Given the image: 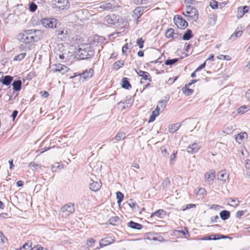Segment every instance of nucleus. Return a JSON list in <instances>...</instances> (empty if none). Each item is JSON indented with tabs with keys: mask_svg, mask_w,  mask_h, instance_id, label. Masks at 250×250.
<instances>
[{
	"mask_svg": "<svg viewBox=\"0 0 250 250\" xmlns=\"http://www.w3.org/2000/svg\"><path fill=\"white\" fill-rule=\"evenodd\" d=\"M209 5L212 9H216L218 7V3L215 0H212L210 1Z\"/></svg>",
	"mask_w": 250,
	"mask_h": 250,
	"instance_id": "nucleus-48",
	"label": "nucleus"
},
{
	"mask_svg": "<svg viewBox=\"0 0 250 250\" xmlns=\"http://www.w3.org/2000/svg\"><path fill=\"white\" fill-rule=\"evenodd\" d=\"M178 232L183 233L184 235H186V234H188V230L186 228H185L183 230H179Z\"/></svg>",
	"mask_w": 250,
	"mask_h": 250,
	"instance_id": "nucleus-60",
	"label": "nucleus"
},
{
	"mask_svg": "<svg viewBox=\"0 0 250 250\" xmlns=\"http://www.w3.org/2000/svg\"><path fill=\"white\" fill-rule=\"evenodd\" d=\"M181 125L182 124L181 123L170 124L168 126V131L169 133H174L180 128Z\"/></svg>",
	"mask_w": 250,
	"mask_h": 250,
	"instance_id": "nucleus-15",
	"label": "nucleus"
},
{
	"mask_svg": "<svg viewBox=\"0 0 250 250\" xmlns=\"http://www.w3.org/2000/svg\"><path fill=\"white\" fill-rule=\"evenodd\" d=\"M127 226L132 229L138 230L142 229L143 228V226L141 224L132 221L128 223Z\"/></svg>",
	"mask_w": 250,
	"mask_h": 250,
	"instance_id": "nucleus-22",
	"label": "nucleus"
},
{
	"mask_svg": "<svg viewBox=\"0 0 250 250\" xmlns=\"http://www.w3.org/2000/svg\"><path fill=\"white\" fill-rule=\"evenodd\" d=\"M214 55L213 54L210 55L209 57L206 60V62L208 61H213L214 60Z\"/></svg>",
	"mask_w": 250,
	"mask_h": 250,
	"instance_id": "nucleus-64",
	"label": "nucleus"
},
{
	"mask_svg": "<svg viewBox=\"0 0 250 250\" xmlns=\"http://www.w3.org/2000/svg\"><path fill=\"white\" fill-rule=\"evenodd\" d=\"M61 211L65 216H69L75 211L74 205L69 203L64 205L61 208Z\"/></svg>",
	"mask_w": 250,
	"mask_h": 250,
	"instance_id": "nucleus-6",
	"label": "nucleus"
},
{
	"mask_svg": "<svg viewBox=\"0 0 250 250\" xmlns=\"http://www.w3.org/2000/svg\"><path fill=\"white\" fill-rule=\"evenodd\" d=\"M94 74V70L92 68H90L88 70H86L83 73V77L84 79H88L92 77Z\"/></svg>",
	"mask_w": 250,
	"mask_h": 250,
	"instance_id": "nucleus-24",
	"label": "nucleus"
},
{
	"mask_svg": "<svg viewBox=\"0 0 250 250\" xmlns=\"http://www.w3.org/2000/svg\"><path fill=\"white\" fill-rule=\"evenodd\" d=\"M244 211L243 210H239L236 213V217L237 218H240L244 215Z\"/></svg>",
	"mask_w": 250,
	"mask_h": 250,
	"instance_id": "nucleus-58",
	"label": "nucleus"
},
{
	"mask_svg": "<svg viewBox=\"0 0 250 250\" xmlns=\"http://www.w3.org/2000/svg\"><path fill=\"white\" fill-rule=\"evenodd\" d=\"M137 75L142 78V80L147 81L150 82L152 80L151 75L147 72L141 70L140 69L135 70Z\"/></svg>",
	"mask_w": 250,
	"mask_h": 250,
	"instance_id": "nucleus-10",
	"label": "nucleus"
},
{
	"mask_svg": "<svg viewBox=\"0 0 250 250\" xmlns=\"http://www.w3.org/2000/svg\"><path fill=\"white\" fill-rule=\"evenodd\" d=\"M58 39L61 41H65L69 38V33L67 29L61 27L55 31Z\"/></svg>",
	"mask_w": 250,
	"mask_h": 250,
	"instance_id": "nucleus-5",
	"label": "nucleus"
},
{
	"mask_svg": "<svg viewBox=\"0 0 250 250\" xmlns=\"http://www.w3.org/2000/svg\"><path fill=\"white\" fill-rule=\"evenodd\" d=\"M215 178V172L214 170H210L205 174V180L209 182L213 181Z\"/></svg>",
	"mask_w": 250,
	"mask_h": 250,
	"instance_id": "nucleus-16",
	"label": "nucleus"
},
{
	"mask_svg": "<svg viewBox=\"0 0 250 250\" xmlns=\"http://www.w3.org/2000/svg\"><path fill=\"white\" fill-rule=\"evenodd\" d=\"M128 205L132 209H136V208H139L138 205L137 204V203L132 199H130L129 200V202L128 203Z\"/></svg>",
	"mask_w": 250,
	"mask_h": 250,
	"instance_id": "nucleus-41",
	"label": "nucleus"
},
{
	"mask_svg": "<svg viewBox=\"0 0 250 250\" xmlns=\"http://www.w3.org/2000/svg\"><path fill=\"white\" fill-rule=\"evenodd\" d=\"M175 34L174 30L172 28H168L166 32L165 36L167 39H171V41L173 40L174 35Z\"/></svg>",
	"mask_w": 250,
	"mask_h": 250,
	"instance_id": "nucleus-27",
	"label": "nucleus"
},
{
	"mask_svg": "<svg viewBox=\"0 0 250 250\" xmlns=\"http://www.w3.org/2000/svg\"><path fill=\"white\" fill-rule=\"evenodd\" d=\"M193 37L191 30L188 29L183 36V39L185 41L189 40Z\"/></svg>",
	"mask_w": 250,
	"mask_h": 250,
	"instance_id": "nucleus-36",
	"label": "nucleus"
},
{
	"mask_svg": "<svg viewBox=\"0 0 250 250\" xmlns=\"http://www.w3.org/2000/svg\"><path fill=\"white\" fill-rule=\"evenodd\" d=\"M179 61V59L175 58L172 59H167L165 62V64L166 65L171 66L176 63Z\"/></svg>",
	"mask_w": 250,
	"mask_h": 250,
	"instance_id": "nucleus-38",
	"label": "nucleus"
},
{
	"mask_svg": "<svg viewBox=\"0 0 250 250\" xmlns=\"http://www.w3.org/2000/svg\"><path fill=\"white\" fill-rule=\"evenodd\" d=\"M243 33V30L242 29V27L240 28H237L235 32L231 35L230 38L231 39L236 38L238 37L241 36Z\"/></svg>",
	"mask_w": 250,
	"mask_h": 250,
	"instance_id": "nucleus-34",
	"label": "nucleus"
},
{
	"mask_svg": "<svg viewBox=\"0 0 250 250\" xmlns=\"http://www.w3.org/2000/svg\"><path fill=\"white\" fill-rule=\"evenodd\" d=\"M39 32V31H38ZM37 31L35 30L24 31L18 35L19 40L25 43L32 42H37L41 39L40 36L36 34Z\"/></svg>",
	"mask_w": 250,
	"mask_h": 250,
	"instance_id": "nucleus-2",
	"label": "nucleus"
},
{
	"mask_svg": "<svg viewBox=\"0 0 250 250\" xmlns=\"http://www.w3.org/2000/svg\"><path fill=\"white\" fill-rule=\"evenodd\" d=\"M124 65L123 62H122L121 61H118L114 63V67L116 69H119L120 67H121Z\"/></svg>",
	"mask_w": 250,
	"mask_h": 250,
	"instance_id": "nucleus-49",
	"label": "nucleus"
},
{
	"mask_svg": "<svg viewBox=\"0 0 250 250\" xmlns=\"http://www.w3.org/2000/svg\"><path fill=\"white\" fill-rule=\"evenodd\" d=\"M250 110V106L249 105H244L238 108V113L243 114Z\"/></svg>",
	"mask_w": 250,
	"mask_h": 250,
	"instance_id": "nucleus-33",
	"label": "nucleus"
},
{
	"mask_svg": "<svg viewBox=\"0 0 250 250\" xmlns=\"http://www.w3.org/2000/svg\"><path fill=\"white\" fill-rule=\"evenodd\" d=\"M26 55V53H21L18 54V55L16 56L14 58V60L18 61H21L25 58Z\"/></svg>",
	"mask_w": 250,
	"mask_h": 250,
	"instance_id": "nucleus-42",
	"label": "nucleus"
},
{
	"mask_svg": "<svg viewBox=\"0 0 250 250\" xmlns=\"http://www.w3.org/2000/svg\"><path fill=\"white\" fill-rule=\"evenodd\" d=\"M116 198L118 200L117 202L118 204L121 203V202L123 200L124 195V194L120 191H117L116 193Z\"/></svg>",
	"mask_w": 250,
	"mask_h": 250,
	"instance_id": "nucleus-40",
	"label": "nucleus"
},
{
	"mask_svg": "<svg viewBox=\"0 0 250 250\" xmlns=\"http://www.w3.org/2000/svg\"><path fill=\"white\" fill-rule=\"evenodd\" d=\"M223 238V236L218 234H213L210 236H205L201 239V240H217Z\"/></svg>",
	"mask_w": 250,
	"mask_h": 250,
	"instance_id": "nucleus-25",
	"label": "nucleus"
},
{
	"mask_svg": "<svg viewBox=\"0 0 250 250\" xmlns=\"http://www.w3.org/2000/svg\"><path fill=\"white\" fill-rule=\"evenodd\" d=\"M245 167L248 169H250V160H247L245 162Z\"/></svg>",
	"mask_w": 250,
	"mask_h": 250,
	"instance_id": "nucleus-61",
	"label": "nucleus"
},
{
	"mask_svg": "<svg viewBox=\"0 0 250 250\" xmlns=\"http://www.w3.org/2000/svg\"><path fill=\"white\" fill-rule=\"evenodd\" d=\"M177 154V151H174L170 157V163L171 164L173 165L175 162L176 156Z\"/></svg>",
	"mask_w": 250,
	"mask_h": 250,
	"instance_id": "nucleus-45",
	"label": "nucleus"
},
{
	"mask_svg": "<svg viewBox=\"0 0 250 250\" xmlns=\"http://www.w3.org/2000/svg\"><path fill=\"white\" fill-rule=\"evenodd\" d=\"M220 217L222 220H226L228 219L230 216V213L229 211L224 210L220 213Z\"/></svg>",
	"mask_w": 250,
	"mask_h": 250,
	"instance_id": "nucleus-35",
	"label": "nucleus"
},
{
	"mask_svg": "<svg viewBox=\"0 0 250 250\" xmlns=\"http://www.w3.org/2000/svg\"><path fill=\"white\" fill-rule=\"evenodd\" d=\"M41 95L44 97V98H47L49 96V94L48 92L46 91H42L40 92Z\"/></svg>",
	"mask_w": 250,
	"mask_h": 250,
	"instance_id": "nucleus-56",
	"label": "nucleus"
},
{
	"mask_svg": "<svg viewBox=\"0 0 250 250\" xmlns=\"http://www.w3.org/2000/svg\"><path fill=\"white\" fill-rule=\"evenodd\" d=\"M125 138V133L124 132H119L115 136L114 139L116 142H119Z\"/></svg>",
	"mask_w": 250,
	"mask_h": 250,
	"instance_id": "nucleus-29",
	"label": "nucleus"
},
{
	"mask_svg": "<svg viewBox=\"0 0 250 250\" xmlns=\"http://www.w3.org/2000/svg\"><path fill=\"white\" fill-rule=\"evenodd\" d=\"M196 205L195 204H188L186 205L185 206H183L182 210L185 211L187 209H189L190 208H195Z\"/></svg>",
	"mask_w": 250,
	"mask_h": 250,
	"instance_id": "nucleus-50",
	"label": "nucleus"
},
{
	"mask_svg": "<svg viewBox=\"0 0 250 250\" xmlns=\"http://www.w3.org/2000/svg\"><path fill=\"white\" fill-rule=\"evenodd\" d=\"M161 152L164 156L168 155V152L167 149L165 147H161Z\"/></svg>",
	"mask_w": 250,
	"mask_h": 250,
	"instance_id": "nucleus-55",
	"label": "nucleus"
},
{
	"mask_svg": "<svg viewBox=\"0 0 250 250\" xmlns=\"http://www.w3.org/2000/svg\"><path fill=\"white\" fill-rule=\"evenodd\" d=\"M247 137L248 134L246 132H241L237 135L235 137V140L236 142L240 144L245 139H247Z\"/></svg>",
	"mask_w": 250,
	"mask_h": 250,
	"instance_id": "nucleus-20",
	"label": "nucleus"
},
{
	"mask_svg": "<svg viewBox=\"0 0 250 250\" xmlns=\"http://www.w3.org/2000/svg\"><path fill=\"white\" fill-rule=\"evenodd\" d=\"M206 65V61H205L203 63L199 66L195 70V72H198L201 70L202 69L204 68Z\"/></svg>",
	"mask_w": 250,
	"mask_h": 250,
	"instance_id": "nucleus-53",
	"label": "nucleus"
},
{
	"mask_svg": "<svg viewBox=\"0 0 250 250\" xmlns=\"http://www.w3.org/2000/svg\"><path fill=\"white\" fill-rule=\"evenodd\" d=\"M176 26L180 29H184L188 25L187 21L179 15H176L173 19Z\"/></svg>",
	"mask_w": 250,
	"mask_h": 250,
	"instance_id": "nucleus-4",
	"label": "nucleus"
},
{
	"mask_svg": "<svg viewBox=\"0 0 250 250\" xmlns=\"http://www.w3.org/2000/svg\"><path fill=\"white\" fill-rule=\"evenodd\" d=\"M178 78V76H176V77H173V78H170L168 79V81L173 83L174 82H175L177 80Z\"/></svg>",
	"mask_w": 250,
	"mask_h": 250,
	"instance_id": "nucleus-62",
	"label": "nucleus"
},
{
	"mask_svg": "<svg viewBox=\"0 0 250 250\" xmlns=\"http://www.w3.org/2000/svg\"><path fill=\"white\" fill-rule=\"evenodd\" d=\"M115 242V239L114 237L108 236L100 240L99 246L101 248H102L113 244Z\"/></svg>",
	"mask_w": 250,
	"mask_h": 250,
	"instance_id": "nucleus-7",
	"label": "nucleus"
},
{
	"mask_svg": "<svg viewBox=\"0 0 250 250\" xmlns=\"http://www.w3.org/2000/svg\"><path fill=\"white\" fill-rule=\"evenodd\" d=\"M32 250H48L46 248H44L40 245H37L32 248Z\"/></svg>",
	"mask_w": 250,
	"mask_h": 250,
	"instance_id": "nucleus-52",
	"label": "nucleus"
},
{
	"mask_svg": "<svg viewBox=\"0 0 250 250\" xmlns=\"http://www.w3.org/2000/svg\"><path fill=\"white\" fill-rule=\"evenodd\" d=\"M218 179L225 183L229 180V174L226 170H221L217 174Z\"/></svg>",
	"mask_w": 250,
	"mask_h": 250,
	"instance_id": "nucleus-14",
	"label": "nucleus"
},
{
	"mask_svg": "<svg viewBox=\"0 0 250 250\" xmlns=\"http://www.w3.org/2000/svg\"><path fill=\"white\" fill-rule=\"evenodd\" d=\"M32 243L31 241H28L20 248V250H32Z\"/></svg>",
	"mask_w": 250,
	"mask_h": 250,
	"instance_id": "nucleus-32",
	"label": "nucleus"
},
{
	"mask_svg": "<svg viewBox=\"0 0 250 250\" xmlns=\"http://www.w3.org/2000/svg\"><path fill=\"white\" fill-rule=\"evenodd\" d=\"M102 187V183L100 182H93L89 185L90 189L93 191H98Z\"/></svg>",
	"mask_w": 250,
	"mask_h": 250,
	"instance_id": "nucleus-17",
	"label": "nucleus"
},
{
	"mask_svg": "<svg viewBox=\"0 0 250 250\" xmlns=\"http://www.w3.org/2000/svg\"><path fill=\"white\" fill-rule=\"evenodd\" d=\"M128 43H126L122 47V52L124 54H125L127 52V50H128Z\"/></svg>",
	"mask_w": 250,
	"mask_h": 250,
	"instance_id": "nucleus-54",
	"label": "nucleus"
},
{
	"mask_svg": "<svg viewBox=\"0 0 250 250\" xmlns=\"http://www.w3.org/2000/svg\"><path fill=\"white\" fill-rule=\"evenodd\" d=\"M7 242V239L0 230V249L3 248L4 247L5 243Z\"/></svg>",
	"mask_w": 250,
	"mask_h": 250,
	"instance_id": "nucleus-31",
	"label": "nucleus"
},
{
	"mask_svg": "<svg viewBox=\"0 0 250 250\" xmlns=\"http://www.w3.org/2000/svg\"><path fill=\"white\" fill-rule=\"evenodd\" d=\"M166 214L167 212L165 210H164V209H160L153 213L151 214V217H152L155 216L157 217V218H162L163 217L166 216Z\"/></svg>",
	"mask_w": 250,
	"mask_h": 250,
	"instance_id": "nucleus-19",
	"label": "nucleus"
},
{
	"mask_svg": "<svg viewBox=\"0 0 250 250\" xmlns=\"http://www.w3.org/2000/svg\"><path fill=\"white\" fill-rule=\"evenodd\" d=\"M95 242L96 241L94 239L91 238L87 240L86 244L88 248H92L93 247L94 244L95 243Z\"/></svg>",
	"mask_w": 250,
	"mask_h": 250,
	"instance_id": "nucleus-46",
	"label": "nucleus"
},
{
	"mask_svg": "<svg viewBox=\"0 0 250 250\" xmlns=\"http://www.w3.org/2000/svg\"><path fill=\"white\" fill-rule=\"evenodd\" d=\"M18 113V112L17 110H14L13 112V113L12 114V117L13 118V120H14V119H15V118L16 117V116H17V114Z\"/></svg>",
	"mask_w": 250,
	"mask_h": 250,
	"instance_id": "nucleus-63",
	"label": "nucleus"
},
{
	"mask_svg": "<svg viewBox=\"0 0 250 250\" xmlns=\"http://www.w3.org/2000/svg\"><path fill=\"white\" fill-rule=\"evenodd\" d=\"M119 218L117 216H114L111 217L109 219V222L110 224L116 225L117 223L119 222Z\"/></svg>",
	"mask_w": 250,
	"mask_h": 250,
	"instance_id": "nucleus-43",
	"label": "nucleus"
},
{
	"mask_svg": "<svg viewBox=\"0 0 250 250\" xmlns=\"http://www.w3.org/2000/svg\"><path fill=\"white\" fill-rule=\"evenodd\" d=\"M186 7L182 14L187 17L188 21L195 22L199 17V14L197 9L190 5L193 3L192 0H185Z\"/></svg>",
	"mask_w": 250,
	"mask_h": 250,
	"instance_id": "nucleus-1",
	"label": "nucleus"
},
{
	"mask_svg": "<svg viewBox=\"0 0 250 250\" xmlns=\"http://www.w3.org/2000/svg\"><path fill=\"white\" fill-rule=\"evenodd\" d=\"M189 86H188L186 84L182 88V91L183 93L186 96H189L191 95L194 92V90L192 89L188 88Z\"/></svg>",
	"mask_w": 250,
	"mask_h": 250,
	"instance_id": "nucleus-26",
	"label": "nucleus"
},
{
	"mask_svg": "<svg viewBox=\"0 0 250 250\" xmlns=\"http://www.w3.org/2000/svg\"><path fill=\"white\" fill-rule=\"evenodd\" d=\"M22 82L21 80L15 81L13 83V89L15 91H19L21 88Z\"/></svg>",
	"mask_w": 250,
	"mask_h": 250,
	"instance_id": "nucleus-21",
	"label": "nucleus"
},
{
	"mask_svg": "<svg viewBox=\"0 0 250 250\" xmlns=\"http://www.w3.org/2000/svg\"><path fill=\"white\" fill-rule=\"evenodd\" d=\"M245 96L247 100L250 102V89L248 90L246 93Z\"/></svg>",
	"mask_w": 250,
	"mask_h": 250,
	"instance_id": "nucleus-59",
	"label": "nucleus"
},
{
	"mask_svg": "<svg viewBox=\"0 0 250 250\" xmlns=\"http://www.w3.org/2000/svg\"><path fill=\"white\" fill-rule=\"evenodd\" d=\"M249 10V7L248 6H240L237 10V17L238 19L242 18L244 15L248 13Z\"/></svg>",
	"mask_w": 250,
	"mask_h": 250,
	"instance_id": "nucleus-12",
	"label": "nucleus"
},
{
	"mask_svg": "<svg viewBox=\"0 0 250 250\" xmlns=\"http://www.w3.org/2000/svg\"><path fill=\"white\" fill-rule=\"evenodd\" d=\"M54 66L55 67L53 70L54 72H59L63 75L70 70V69L67 66L61 63L56 64Z\"/></svg>",
	"mask_w": 250,
	"mask_h": 250,
	"instance_id": "nucleus-9",
	"label": "nucleus"
},
{
	"mask_svg": "<svg viewBox=\"0 0 250 250\" xmlns=\"http://www.w3.org/2000/svg\"><path fill=\"white\" fill-rule=\"evenodd\" d=\"M144 41L142 38H140L137 41V45L139 46L140 48H142L144 46Z\"/></svg>",
	"mask_w": 250,
	"mask_h": 250,
	"instance_id": "nucleus-51",
	"label": "nucleus"
},
{
	"mask_svg": "<svg viewBox=\"0 0 250 250\" xmlns=\"http://www.w3.org/2000/svg\"><path fill=\"white\" fill-rule=\"evenodd\" d=\"M217 58L218 60L227 61H230L231 60V57L229 55H219V56H217Z\"/></svg>",
	"mask_w": 250,
	"mask_h": 250,
	"instance_id": "nucleus-44",
	"label": "nucleus"
},
{
	"mask_svg": "<svg viewBox=\"0 0 250 250\" xmlns=\"http://www.w3.org/2000/svg\"><path fill=\"white\" fill-rule=\"evenodd\" d=\"M170 184V181L169 178H166L163 180L161 186L163 188L166 189L167 188L169 187Z\"/></svg>",
	"mask_w": 250,
	"mask_h": 250,
	"instance_id": "nucleus-37",
	"label": "nucleus"
},
{
	"mask_svg": "<svg viewBox=\"0 0 250 250\" xmlns=\"http://www.w3.org/2000/svg\"><path fill=\"white\" fill-rule=\"evenodd\" d=\"M200 148V146L198 143H193L189 145L187 147V150L189 153H195L197 152Z\"/></svg>",
	"mask_w": 250,
	"mask_h": 250,
	"instance_id": "nucleus-13",
	"label": "nucleus"
},
{
	"mask_svg": "<svg viewBox=\"0 0 250 250\" xmlns=\"http://www.w3.org/2000/svg\"><path fill=\"white\" fill-rule=\"evenodd\" d=\"M68 4V0H53V7L59 10L64 9Z\"/></svg>",
	"mask_w": 250,
	"mask_h": 250,
	"instance_id": "nucleus-8",
	"label": "nucleus"
},
{
	"mask_svg": "<svg viewBox=\"0 0 250 250\" xmlns=\"http://www.w3.org/2000/svg\"><path fill=\"white\" fill-rule=\"evenodd\" d=\"M13 80V77L10 75H6L3 77L2 79H0V82L5 85H9Z\"/></svg>",
	"mask_w": 250,
	"mask_h": 250,
	"instance_id": "nucleus-18",
	"label": "nucleus"
},
{
	"mask_svg": "<svg viewBox=\"0 0 250 250\" xmlns=\"http://www.w3.org/2000/svg\"><path fill=\"white\" fill-rule=\"evenodd\" d=\"M29 167H30L36 168L37 167H40V166H39L38 164H36L35 162H32L29 163Z\"/></svg>",
	"mask_w": 250,
	"mask_h": 250,
	"instance_id": "nucleus-57",
	"label": "nucleus"
},
{
	"mask_svg": "<svg viewBox=\"0 0 250 250\" xmlns=\"http://www.w3.org/2000/svg\"><path fill=\"white\" fill-rule=\"evenodd\" d=\"M217 20V15L212 13L209 15L207 19V25L208 27L214 26Z\"/></svg>",
	"mask_w": 250,
	"mask_h": 250,
	"instance_id": "nucleus-11",
	"label": "nucleus"
},
{
	"mask_svg": "<svg viewBox=\"0 0 250 250\" xmlns=\"http://www.w3.org/2000/svg\"><path fill=\"white\" fill-rule=\"evenodd\" d=\"M42 25L46 28H56L57 24V20L55 18H45L41 21Z\"/></svg>",
	"mask_w": 250,
	"mask_h": 250,
	"instance_id": "nucleus-3",
	"label": "nucleus"
},
{
	"mask_svg": "<svg viewBox=\"0 0 250 250\" xmlns=\"http://www.w3.org/2000/svg\"><path fill=\"white\" fill-rule=\"evenodd\" d=\"M37 5L34 2H32L29 4V9L32 12H35L37 9Z\"/></svg>",
	"mask_w": 250,
	"mask_h": 250,
	"instance_id": "nucleus-47",
	"label": "nucleus"
},
{
	"mask_svg": "<svg viewBox=\"0 0 250 250\" xmlns=\"http://www.w3.org/2000/svg\"><path fill=\"white\" fill-rule=\"evenodd\" d=\"M195 193L196 195L204 196L206 195L207 191L204 188H199Z\"/></svg>",
	"mask_w": 250,
	"mask_h": 250,
	"instance_id": "nucleus-39",
	"label": "nucleus"
},
{
	"mask_svg": "<svg viewBox=\"0 0 250 250\" xmlns=\"http://www.w3.org/2000/svg\"><path fill=\"white\" fill-rule=\"evenodd\" d=\"M160 114V111L157 108H155V110L153 111L151 116L148 120V123H151L155 120L156 118Z\"/></svg>",
	"mask_w": 250,
	"mask_h": 250,
	"instance_id": "nucleus-28",
	"label": "nucleus"
},
{
	"mask_svg": "<svg viewBox=\"0 0 250 250\" xmlns=\"http://www.w3.org/2000/svg\"><path fill=\"white\" fill-rule=\"evenodd\" d=\"M122 86L123 88L126 89H129L131 88V85L127 78L125 77L122 79Z\"/></svg>",
	"mask_w": 250,
	"mask_h": 250,
	"instance_id": "nucleus-23",
	"label": "nucleus"
},
{
	"mask_svg": "<svg viewBox=\"0 0 250 250\" xmlns=\"http://www.w3.org/2000/svg\"><path fill=\"white\" fill-rule=\"evenodd\" d=\"M167 101L166 100H162L158 102V104L156 107L158 110L160 111V110H164V109L166 108L167 105Z\"/></svg>",
	"mask_w": 250,
	"mask_h": 250,
	"instance_id": "nucleus-30",
	"label": "nucleus"
}]
</instances>
